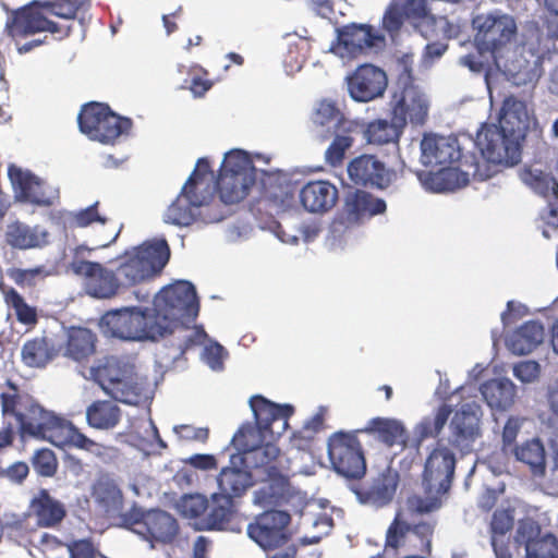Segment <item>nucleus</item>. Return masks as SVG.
I'll use <instances>...</instances> for the list:
<instances>
[{"label": "nucleus", "mask_w": 558, "mask_h": 558, "mask_svg": "<svg viewBox=\"0 0 558 558\" xmlns=\"http://www.w3.org/2000/svg\"><path fill=\"white\" fill-rule=\"evenodd\" d=\"M386 202L365 190H355L347 195L342 213L337 215L331 228L335 233L359 226L364 220L371 219L386 211Z\"/></svg>", "instance_id": "2eb2a0df"}, {"label": "nucleus", "mask_w": 558, "mask_h": 558, "mask_svg": "<svg viewBox=\"0 0 558 558\" xmlns=\"http://www.w3.org/2000/svg\"><path fill=\"white\" fill-rule=\"evenodd\" d=\"M244 463H231L221 469L217 476L219 493L233 499L243 496L254 485L253 474Z\"/></svg>", "instance_id": "c756f323"}, {"label": "nucleus", "mask_w": 558, "mask_h": 558, "mask_svg": "<svg viewBox=\"0 0 558 558\" xmlns=\"http://www.w3.org/2000/svg\"><path fill=\"white\" fill-rule=\"evenodd\" d=\"M541 525L533 519L526 518L519 521L515 532V543L523 545L525 551L530 545L536 544L543 536H541Z\"/></svg>", "instance_id": "3c124183"}, {"label": "nucleus", "mask_w": 558, "mask_h": 558, "mask_svg": "<svg viewBox=\"0 0 558 558\" xmlns=\"http://www.w3.org/2000/svg\"><path fill=\"white\" fill-rule=\"evenodd\" d=\"M521 180L537 194L558 198V182L551 173L541 169L525 168L521 172Z\"/></svg>", "instance_id": "37998d69"}, {"label": "nucleus", "mask_w": 558, "mask_h": 558, "mask_svg": "<svg viewBox=\"0 0 558 558\" xmlns=\"http://www.w3.org/2000/svg\"><path fill=\"white\" fill-rule=\"evenodd\" d=\"M256 182V168L250 155L242 149H232L225 155L219 169L216 187L225 204L243 201Z\"/></svg>", "instance_id": "6e6552de"}, {"label": "nucleus", "mask_w": 558, "mask_h": 558, "mask_svg": "<svg viewBox=\"0 0 558 558\" xmlns=\"http://www.w3.org/2000/svg\"><path fill=\"white\" fill-rule=\"evenodd\" d=\"M299 198L306 211L325 214L336 206L339 192L337 186L327 180H313L303 185Z\"/></svg>", "instance_id": "5701e85b"}, {"label": "nucleus", "mask_w": 558, "mask_h": 558, "mask_svg": "<svg viewBox=\"0 0 558 558\" xmlns=\"http://www.w3.org/2000/svg\"><path fill=\"white\" fill-rule=\"evenodd\" d=\"M544 337V326L537 320H529L512 332L508 348L518 355L529 354L543 342Z\"/></svg>", "instance_id": "2f4dec72"}, {"label": "nucleus", "mask_w": 558, "mask_h": 558, "mask_svg": "<svg viewBox=\"0 0 558 558\" xmlns=\"http://www.w3.org/2000/svg\"><path fill=\"white\" fill-rule=\"evenodd\" d=\"M96 336L87 328H71L65 343L64 355L82 362L95 353Z\"/></svg>", "instance_id": "4c0bfd02"}, {"label": "nucleus", "mask_w": 558, "mask_h": 558, "mask_svg": "<svg viewBox=\"0 0 558 558\" xmlns=\"http://www.w3.org/2000/svg\"><path fill=\"white\" fill-rule=\"evenodd\" d=\"M530 128L527 105L513 95L502 101L499 124L483 123L476 133L477 146L484 162L493 174L499 166L511 167L521 161L522 148Z\"/></svg>", "instance_id": "7ed1b4c3"}, {"label": "nucleus", "mask_w": 558, "mask_h": 558, "mask_svg": "<svg viewBox=\"0 0 558 558\" xmlns=\"http://www.w3.org/2000/svg\"><path fill=\"white\" fill-rule=\"evenodd\" d=\"M526 558H558V539L553 534L544 535L536 544L530 545Z\"/></svg>", "instance_id": "5fc2aeb1"}, {"label": "nucleus", "mask_w": 558, "mask_h": 558, "mask_svg": "<svg viewBox=\"0 0 558 558\" xmlns=\"http://www.w3.org/2000/svg\"><path fill=\"white\" fill-rule=\"evenodd\" d=\"M58 350L47 338H35L24 343L22 348V360L31 367H44L54 356Z\"/></svg>", "instance_id": "79ce46f5"}, {"label": "nucleus", "mask_w": 558, "mask_h": 558, "mask_svg": "<svg viewBox=\"0 0 558 558\" xmlns=\"http://www.w3.org/2000/svg\"><path fill=\"white\" fill-rule=\"evenodd\" d=\"M523 418L517 416H510L502 428L501 439L502 446L501 449L505 453L512 452V448L518 447L515 445V439L521 430L523 425Z\"/></svg>", "instance_id": "bf43d9fd"}, {"label": "nucleus", "mask_w": 558, "mask_h": 558, "mask_svg": "<svg viewBox=\"0 0 558 558\" xmlns=\"http://www.w3.org/2000/svg\"><path fill=\"white\" fill-rule=\"evenodd\" d=\"M10 391L0 395L3 416L13 417L21 437H35L50 441L57 447H75L101 454L104 447L80 432L70 421L45 410L33 397L21 392L16 385L8 381Z\"/></svg>", "instance_id": "f257e3e1"}, {"label": "nucleus", "mask_w": 558, "mask_h": 558, "mask_svg": "<svg viewBox=\"0 0 558 558\" xmlns=\"http://www.w3.org/2000/svg\"><path fill=\"white\" fill-rule=\"evenodd\" d=\"M515 459L530 466L534 475H544L546 472V451L538 438L524 441L522 445L512 448Z\"/></svg>", "instance_id": "ea45409f"}, {"label": "nucleus", "mask_w": 558, "mask_h": 558, "mask_svg": "<svg viewBox=\"0 0 558 558\" xmlns=\"http://www.w3.org/2000/svg\"><path fill=\"white\" fill-rule=\"evenodd\" d=\"M145 518L146 511H143L137 508H132L128 512L122 514V522L124 526H126L134 533L142 535V527H144Z\"/></svg>", "instance_id": "774afa93"}, {"label": "nucleus", "mask_w": 558, "mask_h": 558, "mask_svg": "<svg viewBox=\"0 0 558 558\" xmlns=\"http://www.w3.org/2000/svg\"><path fill=\"white\" fill-rule=\"evenodd\" d=\"M311 120L317 128H333L335 132L348 128L351 122L345 119L333 100L322 99L314 109Z\"/></svg>", "instance_id": "a19ab883"}, {"label": "nucleus", "mask_w": 558, "mask_h": 558, "mask_svg": "<svg viewBox=\"0 0 558 558\" xmlns=\"http://www.w3.org/2000/svg\"><path fill=\"white\" fill-rule=\"evenodd\" d=\"M113 386L119 389L118 393L114 391H108L107 395L112 399L126 404H138L143 396V386L138 381V376L132 371L126 376L119 378L117 384Z\"/></svg>", "instance_id": "c03bdc74"}, {"label": "nucleus", "mask_w": 558, "mask_h": 558, "mask_svg": "<svg viewBox=\"0 0 558 558\" xmlns=\"http://www.w3.org/2000/svg\"><path fill=\"white\" fill-rule=\"evenodd\" d=\"M515 386L508 378L490 379L481 387V393L492 409L507 410L514 403Z\"/></svg>", "instance_id": "f704fd0d"}, {"label": "nucleus", "mask_w": 558, "mask_h": 558, "mask_svg": "<svg viewBox=\"0 0 558 558\" xmlns=\"http://www.w3.org/2000/svg\"><path fill=\"white\" fill-rule=\"evenodd\" d=\"M456 462L454 453L442 445H438L428 454L423 471L425 496L415 500L417 512L429 513L441 507V497L452 484Z\"/></svg>", "instance_id": "39448f33"}, {"label": "nucleus", "mask_w": 558, "mask_h": 558, "mask_svg": "<svg viewBox=\"0 0 558 558\" xmlns=\"http://www.w3.org/2000/svg\"><path fill=\"white\" fill-rule=\"evenodd\" d=\"M256 430L253 426H242L232 437V445L238 454L231 456V463H244L256 476L274 474L281 470L280 449L270 438L269 441L256 445Z\"/></svg>", "instance_id": "9d476101"}, {"label": "nucleus", "mask_w": 558, "mask_h": 558, "mask_svg": "<svg viewBox=\"0 0 558 558\" xmlns=\"http://www.w3.org/2000/svg\"><path fill=\"white\" fill-rule=\"evenodd\" d=\"M47 233L39 227H29L21 221H13L7 226L4 239L8 245L17 250H28L45 244Z\"/></svg>", "instance_id": "72a5a7b5"}, {"label": "nucleus", "mask_w": 558, "mask_h": 558, "mask_svg": "<svg viewBox=\"0 0 558 558\" xmlns=\"http://www.w3.org/2000/svg\"><path fill=\"white\" fill-rule=\"evenodd\" d=\"M291 515L282 510H267L258 514L247 526L248 536L265 550L286 545L291 538Z\"/></svg>", "instance_id": "dca6fc26"}, {"label": "nucleus", "mask_w": 558, "mask_h": 558, "mask_svg": "<svg viewBox=\"0 0 558 558\" xmlns=\"http://www.w3.org/2000/svg\"><path fill=\"white\" fill-rule=\"evenodd\" d=\"M256 477L262 485L254 492L255 505L265 508L280 507L289 504L295 495L289 477L281 470Z\"/></svg>", "instance_id": "4be33fe9"}, {"label": "nucleus", "mask_w": 558, "mask_h": 558, "mask_svg": "<svg viewBox=\"0 0 558 558\" xmlns=\"http://www.w3.org/2000/svg\"><path fill=\"white\" fill-rule=\"evenodd\" d=\"M117 274L123 286H135L161 274L170 258V248L165 239L145 242L124 252Z\"/></svg>", "instance_id": "423d86ee"}, {"label": "nucleus", "mask_w": 558, "mask_h": 558, "mask_svg": "<svg viewBox=\"0 0 558 558\" xmlns=\"http://www.w3.org/2000/svg\"><path fill=\"white\" fill-rule=\"evenodd\" d=\"M451 444L460 450H469L474 440L481 435L480 417L469 405H462L450 423Z\"/></svg>", "instance_id": "bb28decb"}, {"label": "nucleus", "mask_w": 558, "mask_h": 558, "mask_svg": "<svg viewBox=\"0 0 558 558\" xmlns=\"http://www.w3.org/2000/svg\"><path fill=\"white\" fill-rule=\"evenodd\" d=\"M179 438L186 441L206 442L209 437L207 427H194L192 425H180L174 428Z\"/></svg>", "instance_id": "69168bd1"}, {"label": "nucleus", "mask_w": 558, "mask_h": 558, "mask_svg": "<svg viewBox=\"0 0 558 558\" xmlns=\"http://www.w3.org/2000/svg\"><path fill=\"white\" fill-rule=\"evenodd\" d=\"M4 299L9 306L14 308L19 322L34 324L37 320L36 312L24 301L23 296L13 288L4 292Z\"/></svg>", "instance_id": "8fccbe9b"}, {"label": "nucleus", "mask_w": 558, "mask_h": 558, "mask_svg": "<svg viewBox=\"0 0 558 558\" xmlns=\"http://www.w3.org/2000/svg\"><path fill=\"white\" fill-rule=\"evenodd\" d=\"M348 88L354 100L367 102L384 94L387 75L373 64H363L348 77Z\"/></svg>", "instance_id": "412c9836"}, {"label": "nucleus", "mask_w": 558, "mask_h": 558, "mask_svg": "<svg viewBox=\"0 0 558 558\" xmlns=\"http://www.w3.org/2000/svg\"><path fill=\"white\" fill-rule=\"evenodd\" d=\"M404 14L401 3L392 1L384 13L383 28L390 35L398 33L403 25Z\"/></svg>", "instance_id": "6e6d98bb"}, {"label": "nucleus", "mask_w": 558, "mask_h": 558, "mask_svg": "<svg viewBox=\"0 0 558 558\" xmlns=\"http://www.w3.org/2000/svg\"><path fill=\"white\" fill-rule=\"evenodd\" d=\"M92 250L80 245L74 251V256L69 265L71 271L85 279L88 293L98 299H110L114 296L122 284L118 274L107 269L100 263L85 260L81 257L83 252Z\"/></svg>", "instance_id": "ddd939ff"}, {"label": "nucleus", "mask_w": 558, "mask_h": 558, "mask_svg": "<svg viewBox=\"0 0 558 558\" xmlns=\"http://www.w3.org/2000/svg\"><path fill=\"white\" fill-rule=\"evenodd\" d=\"M256 423V436L265 439L268 435L271 439L281 436L288 427V421L294 413L290 404H276L263 396H254L250 400Z\"/></svg>", "instance_id": "a211bd4d"}, {"label": "nucleus", "mask_w": 558, "mask_h": 558, "mask_svg": "<svg viewBox=\"0 0 558 558\" xmlns=\"http://www.w3.org/2000/svg\"><path fill=\"white\" fill-rule=\"evenodd\" d=\"M86 420L90 427L112 429L121 420V409L112 401H94L86 410Z\"/></svg>", "instance_id": "58836bf2"}, {"label": "nucleus", "mask_w": 558, "mask_h": 558, "mask_svg": "<svg viewBox=\"0 0 558 558\" xmlns=\"http://www.w3.org/2000/svg\"><path fill=\"white\" fill-rule=\"evenodd\" d=\"M342 133H336L332 142L325 151V161L330 167L337 168L343 163L345 153L354 143V138L350 135L351 128L341 129Z\"/></svg>", "instance_id": "a18cd8bd"}, {"label": "nucleus", "mask_w": 558, "mask_h": 558, "mask_svg": "<svg viewBox=\"0 0 558 558\" xmlns=\"http://www.w3.org/2000/svg\"><path fill=\"white\" fill-rule=\"evenodd\" d=\"M347 172L355 185L375 190L388 189L396 179V171L372 154L354 157L349 161Z\"/></svg>", "instance_id": "f3484780"}, {"label": "nucleus", "mask_w": 558, "mask_h": 558, "mask_svg": "<svg viewBox=\"0 0 558 558\" xmlns=\"http://www.w3.org/2000/svg\"><path fill=\"white\" fill-rule=\"evenodd\" d=\"M208 502L209 500L199 494L184 496L180 504L181 512L184 517L194 519L199 530V523L208 510Z\"/></svg>", "instance_id": "09e8293b"}, {"label": "nucleus", "mask_w": 558, "mask_h": 558, "mask_svg": "<svg viewBox=\"0 0 558 558\" xmlns=\"http://www.w3.org/2000/svg\"><path fill=\"white\" fill-rule=\"evenodd\" d=\"M98 202L90 206L73 213L70 218V223L75 228H86L94 222L105 223L106 218L98 213Z\"/></svg>", "instance_id": "4d7b16f0"}, {"label": "nucleus", "mask_w": 558, "mask_h": 558, "mask_svg": "<svg viewBox=\"0 0 558 558\" xmlns=\"http://www.w3.org/2000/svg\"><path fill=\"white\" fill-rule=\"evenodd\" d=\"M404 128L390 116V121L386 119H376L371 121L364 132L365 140L368 144L384 146L388 144H399Z\"/></svg>", "instance_id": "c9c22d12"}, {"label": "nucleus", "mask_w": 558, "mask_h": 558, "mask_svg": "<svg viewBox=\"0 0 558 558\" xmlns=\"http://www.w3.org/2000/svg\"><path fill=\"white\" fill-rule=\"evenodd\" d=\"M206 205V196L194 190L184 192V186L175 201L168 207L166 221L175 226L187 227L202 215L201 208Z\"/></svg>", "instance_id": "a878e982"}, {"label": "nucleus", "mask_w": 558, "mask_h": 558, "mask_svg": "<svg viewBox=\"0 0 558 558\" xmlns=\"http://www.w3.org/2000/svg\"><path fill=\"white\" fill-rule=\"evenodd\" d=\"M384 41V36L374 32L372 26L351 24L339 29L337 43L331 50L341 58L352 59Z\"/></svg>", "instance_id": "aec40b11"}, {"label": "nucleus", "mask_w": 558, "mask_h": 558, "mask_svg": "<svg viewBox=\"0 0 558 558\" xmlns=\"http://www.w3.org/2000/svg\"><path fill=\"white\" fill-rule=\"evenodd\" d=\"M420 146L421 162L432 168L417 173L426 190L451 192L468 185L470 178L485 181L493 177L489 167L481 168L474 154L463 153L457 136L425 134Z\"/></svg>", "instance_id": "f03ea898"}, {"label": "nucleus", "mask_w": 558, "mask_h": 558, "mask_svg": "<svg viewBox=\"0 0 558 558\" xmlns=\"http://www.w3.org/2000/svg\"><path fill=\"white\" fill-rule=\"evenodd\" d=\"M513 375L522 383H532L539 376V364L535 361H524L514 365Z\"/></svg>", "instance_id": "e2e57ef3"}, {"label": "nucleus", "mask_w": 558, "mask_h": 558, "mask_svg": "<svg viewBox=\"0 0 558 558\" xmlns=\"http://www.w3.org/2000/svg\"><path fill=\"white\" fill-rule=\"evenodd\" d=\"M8 174L17 199L39 206L51 205V201L43 190L41 181L36 175L15 166L9 168Z\"/></svg>", "instance_id": "cd10ccee"}, {"label": "nucleus", "mask_w": 558, "mask_h": 558, "mask_svg": "<svg viewBox=\"0 0 558 558\" xmlns=\"http://www.w3.org/2000/svg\"><path fill=\"white\" fill-rule=\"evenodd\" d=\"M474 24L477 28L476 41L493 53L511 43L518 33L515 20L508 14L478 15Z\"/></svg>", "instance_id": "6ab92c4d"}, {"label": "nucleus", "mask_w": 558, "mask_h": 558, "mask_svg": "<svg viewBox=\"0 0 558 558\" xmlns=\"http://www.w3.org/2000/svg\"><path fill=\"white\" fill-rule=\"evenodd\" d=\"M101 323L107 332L122 340H158L165 337V329L151 308L130 306L112 310L102 316Z\"/></svg>", "instance_id": "0eeeda50"}, {"label": "nucleus", "mask_w": 558, "mask_h": 558, "mask_svg": "<svg viewBox=\"0 0 558 558\" xmlns=\"http://www.w3.org/2000/svg\"><path fill=\"white\" fill-rule=\"evenodd\" d=\"M359 430L360 433L376 435L389 448L396 445L405 448L409 440L404 425L396 418L374 417L368 421L365 428Z\"/></svg>", "instance_id": "7c9ffc66"}, {"label": "nucleus", "mask_w": 558, "mask_h": 558, "mask_svg": "<svg viewBox=\"0 0 558 558\" xmlns=\"http://www.w3.org/2000/svg\"><path fill=\"white\" fill-rule=\"evenodd\" d=\"M95 495L99 501L107 505H113L122 498L120 488L110 480L98 481L95 486Z\"/></svg>", "instance_id": "052dcab7"}, {"label": "nucleus", "mask_w": 558, "mask_h": 558, "mask_svg": "<svg viewBox=\"0 0 558 558\" xmlns=\"http://www.w3.org/2000/svg\"><path fill=\"white\" fill-rule=\"evenodd\" d=\"M451 413V407L444 403L437 409L434 418L425 417L422 420L416 427L418 442L426 438L438 436Z\"/></svg>", "instance_id": "49530a36"}, {"label": "nucleus", "mask_w": 558, "mask_h": 558, "mask_svg": "<svg viewBox=\"0 0 558 558\" xmlns=\"http://www.w3.org/2000/svg\"><path fill=\"white\" fill-rule=\"evenodd\" d=\"M410 530L411 525L405 521L400 520L399 515H397L386 532L385 546L392 549H398L402 541H404L407 535L410 534Z\"/></svg>", "instance_id": "13d9d810"}, {"label": "nucleus", "mask_w": 558, "mask_h": 558, "mask_svg": "<svg viewBox=\"0 0 558 558\" xmlns=\"http://www.w3.org/2000/svg\"><path fill=\"white\" fill-rule=\"evenodd\" d=\"M41 8L45 9L47 16H57L64 20H74L78 5L75 0H54L41 2Z\"/></svg>", "instance_id": "864d4df0"}, {"label": "nucleus", "mask_w": 558, "mask_h": 558, "mask_svg": "<svg viewBox=\"0 0 558 558\" xmlns=\"http://www.w3.org/2000/svg\"><path fill=\"white\" fill-rule=\"evenodd\" d=\"M77 123L80 131L89 140L105 145H113L121 135L128 134L133 125L130 118L121 117L107 104L97 101L82 106Z\"/></svg>", "instance_id": "1a4fd4ad"}, {"label": "nucleus", "mask_w": 558, "mask_h": 558, "mask_svg": "<svg viewBox=\"0 0 558 558\" xmlns=\"http://www.w3.org/2000/svg\"><path fill=\"white\" fill-rule=\"evenodd\" d=\"M5 29L12 38L26 37L40 32H49L58 35L59 38L69 36L71 27L58 24L51 21L41 2L33 1L32 3L14 11L12 16L7 21Z\"/></svg>", "instance_id": "4468645a"}, {"label": "nucleus", "mask_w": 558, "mask_h": 558, "mask_svg": "<svg viewBox=\"0 0 558 558\" xmlns=\"http://www.w3.org/2000/svg\"><path fill=\"white\" fill-rule=\"evenodd\" d=\"M233 500L218 493L213 494L208 510L199 523V530H223L232 517Z\"/></svg>", "instance_id": "e433bc0d"}, {"label": "nucleus", "mask_w": 558, "mask_h": 558, "mask_svg": "<svg viewBox=\"0 0 558 558\" xmlns=\"http://www.w3.org/2000/svg\"><path fill=\"white\" fill-rule=\"evenodd\" d=\"M359 433V429L338 430L327 441L328 457L333 470L349 480H361L366 473V459Z\"/></svg>", "instance_id": "9b49d317"}, {"label": "nucleus", "mask_w": 558, "mask_h": 558, "mask_svg": "<svg viewBox=\"0 0 558 558\" xmlns=\"http://www.w3.org/2000/svg\"><path fill=\"white\" fill-rule=\"evenodd\" d=\"M142 537L149 542L170 544L175 538L179 525L177 520L166 511H146Z\"/></svg>", "instance_id": "c85d7f7f"}, {"label": "nucleus", "mask_w": 558, "mask_h": 558, "mask_svg": "<svg viewBox=\"0 0 558 558\" xmlns=\"http://www.w3.org/2000/svg\"><path fill=\"white\" fill-rule=\"evenodd\" d=\"M134 369V365L118 357L109 356L106 357L101 364L92 367L90 374L106 393L108 391L118 393L119 389H117L113 384H117L119 378L126 376Z\"/></svg>", "instance_id": "473e14b6"}, {"label": "nucleus", "mask_w": 558, "mask_h": 558, "mask_svg": "<svg viewBox=\"0 0 558 558\" xmlns=\"http://www.w3.org/2000/svg\"><path fill=\"white\" fill-rule=\"evenodd\" d=\"M513 526V517L507 510H496L493 514L490 529L494 535H505Z\"/></svg>", "instance_id": "0e129e2a"}, {"label": "nucleus", "mask_w": 558, "mask_h": 558, "mask_svg": "<svg viewBox=\"0 0 558 558\" xmlns=\"http://www.w3.org/2000/svg\"><path fill=\"white\" fill-rule=\"evenodd\" d=\"M153 304V313L165 329V336L172 333L179 326L187 328L199 312L195 287L186 280L163 287L155 295Z\"/></svg>", "instance_id": "20e7f679"}, {"label": "nucleus", "mask_w": 558, "mask_h": 558, "mask_svg": "<svg viewBox=\"0 0 558 558\" xmlns=\"http://www.w3.org/2000/svg\"><path fill=\"white\" fill-rule=\"evenodd\" d=\"M434 532V527L432 524L426 522H421L414 525H411L410 534L417 538L418 545L417 549L421 553L430 554L432 549V535Z\"/></svg>", "instance_id": "680f3d73"}, {"label": "nucleus", "mask_w": 558, "mask_h": 558, "mask_svg": "<svg viewBox=\"0 0 558 558\" xmlns=\"http://www.w3.org/2000/svg\"><path fill=\"white\" fill-rule=\"evenodd\" d=\"M429 105L423 92L410 75L399 76L397 89L390 100V116L405 129L408 122L412 125H423L428 117Z\"/></svg>", "instance_id": "f8f14e48"}, {"label": "nucleus", "mask_w": 558, "mask_h": 558, "mask_svg": "<svg viewBox=\"0 0 558 558\" xmlns=\"http://www.w3.org/2000/svg\"><path fill=\"white\" fill-rule=\"evenodd\" d=\"M187 74L190 78L184 80L181 88L191 90L195 97H203L214 85L208 71L198 64L191 65Z\"/></svg>", "instance_id": "de8ad7c7"}, {"label": "nucleus", "mask_w": 558, "mask_h": 558, "mask_svg": "<svg viewBox=\"0 0 558 558\" xmlns=\"http://www.w3.org/2000/svg\"><path fill=\"white\" fill-rule=\"evenodd\" d=\"M405 14L414 19H428L436 22V17L430 15L427 8V0H403L401 4Z\"/></svg>", "instance_id": "338daca9"}, {"label": "nucleus", "mask_w": 558, "mask_h": 558, "mask_svg": "<svg viewBox=\"0 0 558 558\" xmlns=\"http://www.w3.org/2000/svg\"><path fill=\"white\" fill-rule=\"evenodd\" d=\"M397 486L398 474L387 469L373 478L369 487H355L353 493L361 504L384 507L392 500Z\"/></svg>", "instance_id": "393cba45"}, {"label": "nucleus", "mask_w": 558, "mask_h": 558, "mask_svg": "<svg viewBox=\"0 0 558 558\" xmlns=\"http://www.w3.org/2000/svg\"><path fill=\"white\" fill-rule=\"evenodd\" d=\"M34 470L45 477H51L58 469V460L54 452L50 449L43 448L35 451L32 458Z\"/></svg>", "instance_id": "603ef678"}, {"label": "nucleus", "mask_w": 558, "mask_h": 558, "mask_svg": "<svg viewBox=\"0 0 558 558\" xmlns=\"http://www.w3.org/2000/svg\"><path fill=\"white\" fill-rule=\"evenodd\" d=\"M28 511L37 526L47 529L59 526L68 513L65 505L45 488L39 489L32 498Z\"/></svg>", "instance_id": "b1692460"}]
</instances>
